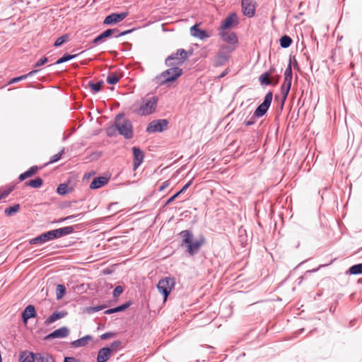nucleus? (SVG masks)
<instances>
[{"mask_svg":"<svg viewBox=\"0 0 362 362\" xmlns=\"http://www.w3.org/2000/svg\"><path fill=\"white\" fill-rule=\"evenodd\" d=\"M179 236L182 238V246L186 247V252L190 255H197L200 247L205 243V238L201 235L199 238L193 241L194 235L190 230H184L179 233Z\"/></svg>","mask_w":362,"mask_h":362,"instance_id":"obj_1","label":"nucleus"},{"mask_svg":"<svg viewBox=\"0 0 362 362\" xmlns=\"http://www.w3.org/2000/svg\"><path fill=\"white\" fill-rule=\"evenodd\" d=\"M192 54V51L187 52L182 48L178 49L165 59V64L168 67H180Z\"/></svg>","mask_w":362,"mask_h":362,"instance_id":"obj_2","label":"nucleus"},{"mask_svg":"<svg viewBox=\"0 0 362 362\" xmlns=\"http://www.w3.org/2000/svg\"><path fill=\"white\" fill-rule=\"evenodd\" d=\"M182 69L180 67H170L156 77L158 80L160 86L168 84L170 82L175 81L182 75Z\"/></svg>","mask_w":362,"mask_h":362,"instance_id":"obj_3","label":"nucleus"},{"mask_svg":"<svg viewBox=\"0 0 362 362\" xmlns=\"http://www.w3.org/2000/svg\"><path fill=\"white\" fill-rule=\"evenodd\" d=\"M123 114H119L115 117V124H117L118 133L123 136L126 139H130L133 137L132 124L129 119H122Z\"/></svg>","mask_w":362,"mask_h":362,"instance_id":"obj_4","label":"nucleus"},{"mask_svg":"<svg viewBox=\"0 0 362 362\" xmlns=\"http://www.w3.org/2000/svg\"><path fill=\"white\" fill-rule=\"evenodd\" d=\"M175 279L170 276L163 278L158 281L157 288L159 292L163 295L164 300H166L172 288L175 286Z\"/></svg>","mask_w":362,"mask_h":362,"instance_id":"obj_5","label":"nucleus"},{"mask_svg":"<svg viewBox=\"0 0 362 362\" xmlns=\"http://www.w3.org/2000/svg\"><path fill=\"white\" fill-rule=\"evenodd\" d=\"M230 52V47L227 45L221 46V49L214 57V66L216 67L224 66L229 61Z\"/></svg>","mask_w":362,"mask_h":362,"instance_id":"obj_6","label":"nucleus"},{"mask_svg":"<svg viewBox=\"0 0 362 362\" xmlns=\"http://www.w3.org/2000/svg\"><path fill=\"white\" fill-rule=\"evenodd\" d=\"M158 103V98L156 96L151 97L144 101L137 113L140 115H148L153 113Z\"/></svg>","mask_w":362,"mask_h":362,"instance_id":"obj_7","label":"nucleus"},{"mask_svg":"<svg viewBox=\"0 0 362 362\" xmlns=\"http://www.w3.org/2000/svg\"><path fill=\"white\" fill-rule=\"evenodd\" d=\"M273 98V93L269 91L264 96L263 102L257 106L255 110V117H261L264 116L268 111Z\"/></svg>","mask_w":362,"mask_h":362,"instance_id":"obj_8","label":"nucleus"},{"mask_svg":"<svg viewBox=\"0 0 362 362\" xmlns=\"http://www.w3.org/2000/svg\"><path fill=\"white\" fill-rule=\"evenodd\" d=\"M243 14L248 18H252L255 14L257 2L255 0H241Z\"/></svg>","mask_w":362,"mask_h":362,"instance_id":"obj_9","label":"nucleus"},{"mask_svg":"<svg viewBox=\"0 0 362 362\" xmlns=\"http://www.w3.org/2000/svg\"><path fill=\"white\" fill-rule=\"evenodd\" d=\"M168 124V122L165 119L153 120L148 124L146 132L148 133L161 132L165 127H167Z\"/></svg>","mask_w":362,"mask_h":362,"instance_id":"obj_10","label":"nucleus"},{"mask_svg":"<svg viewBox=\"0 0 362 362\" xmlns=\"http://www.w3.org/2000/svg\"><path fill=\"white\" fill-rule=\"evenodd\" d=\"M238 18L236 13H230L222 22L219 30H228L233 28L238 24Z\"/></svg>","mask_w":362,"mask_h":362,"instance_id":"obj_11","label":"nucleus"},{"mask_svg":"<svg viewBox=\"0 0 362 362\" xmlns=\"http://www.w3.org/2000/svg\"><path fill=\"white\" fill-rule=\"evenodd\" d=\"M128 16V12L112 13L107 16L103 21L105 25H114L122 21Z\"/></svg>","mask_w":362,"mask_h":362,"instance_id":"obj_12","label":"nucleus"},{"mask_svg":"<svg viewBox=\"0 0 362 362\" xmlns=\"http://www.w3.org/2000/svg\"><path fill=\"white\" fill-rule=\"evenodd\" d=\"M219 35L223 42L228 44L234 45L238 42V36L234 32H230L227 30H219Z\"/></svg>","mask_w":362,"mask_h":362,"instance_id":"obj_13","label":"nucleus"},{"mask_svg":"<svg viewBox=\"0 0 362 362\" xmlns=\"http://www.w3.org/2000/svg\"><path fill=\"white\" fill-rule=\"evenodd\" d=\"M70 330L67 327H62L55 329L45 337V339L49 340L57 338H65L69 336Z\"/></svg>","mask_w":362,"mask_h":362,"instance_id":"obj_14","label":"nucleus"},{"mask_svg":"<svg viewBox=\"0 0 362 362\" xmlns=\"http://www.w3.org/2000/svg\"><path fill=\"white\" fill-rule=\"evenodd\" d=\"M132 153L134 156L133 168L137 169L144 161V152L139 148L134 146L132 148Z\"/></svg>","mask_w":362,"mask_h":362,"instance_id":"obj_15","label":"nucleus"},{"mask_svg":"<svg viewBox=\"0 0 362 362\" xmlns=\"http://www.w3.org/2000/svg\"><path fill=\"white\" fill-rule=\"evenodd\" d=\"M115 33H117V28L107 29L104 32L100 33L99 35H98L96 37H95L93 40L92 43L96 45L103 42L105 38H107L112 35L115 37Z\"/></svg>","mask_w":362,"mask_h":362,"instance_id":"obj_16","label":"nucleus"},{"mask_svg":"<svg viewBox=\"0 0 362 362\" xmlns=\"http://www.w3.org/2000/svg\"><path fill=\"white\" fill-rule=\"evenodd\" d=\"M54 239H57L68 235L71 234L74 231V226H69L54 230H52Z\"/></svg>","mask_w":362,"mask_h":362,"instance_id":"obj_17","label":"nucleus"},{"mask_svg":"<svg viewBox=\"0 0 362 362\" xmlns=\"http://www.w3.org/2000/svg\"><path fill=\"white\" fill-rule=\"evenodd\" d=\"M36 316V310L35 306L33 305H28L25 307L21 314L22 320L24 323H27L30 318L35 317Z\"/></svg>","mask_w":362,"mask_h":362,"instance_id":"obj_18","label":"nucleus"},{"mask_svg":"<svg viewBox=\"0 0 362 362\" xmlns=\"http://www.w3.org/2000/svg\"><path fill=\"white\" fill-rule=\"evenodd\" d=\"M108 181H109L108 177H103V176L97 177L93 180L91 183L90 184L89 187L91 189H99V188L103 187L104 185H105L106 184H107Z\"/></svg>","mask_w":362,"mask_h":362,"instance_id":"obj_19","label":"nucleus"},{"mask_svg":"<svg viewBox=\"0 0 362 362\" xmlns=\"http://www.w3.org/2000/svg\"><path fill=\"white\" fill-rule=\"evenodd\" d=\"M111 356V349L103 347L98 351L97 362H106Z\"/></svg>","mask_w":362,"mask_h":362,"instance_id":"obj_20","label":"nucleus"},{"mask_svg":"<svg viewBox=\"0 0 362 362\" xmlns=\"http://www.w3.org/2000/svg\"><path fill=\"white\" fill-rule=\"evenodd\" d=\"M190 34L197 38H199L200 40H204L209 37V35L207 34L206 31L204 30H201L198 28V25H194L190 28Z\"/></svg>","mask_w":362,"mask_h":362,"instance_id":"obj_21","label":"nucleus"},{"mask_svg":"<svg viewBox=\"0 0 362 362\" xmlns=\"http://www.w3.org/2000/svg\"><path fill=\"white\" fill-rule=\"evenodd\" d=\"M66 315L67 312L64 310L54 312L45 320V324L47 325H50L54 322L55 321L64 317Z\"/></svg>","mask_w":362,"mask_h":362,"instance_id":"obj_22","label":"nucleus"},{"mask_svg":"<svg viewBox=\"0 0 362 362\" xmlns=\"http://www.w3.org/2000/svg\"><path fill=\"white\" fill-rule=\"evenodd\" d=\"M93 337L91 335H86L80 339H78L75 341H73L71 343V345L74 348H77L80 346H85L88 344V343L93 340Z\"/></svg>","mask_w":362,"mask_h":362,"instance_id":"obj_23","label":"nucleus"},{"mask_svg":"<svg viewBox=\"0 0 362 362\" xmlns=\"http://www.w3.org/2000/svg\"><path fill=\"white\" fill-rule=\"evenodd\" d=\"M131 305H132V302L127 301L120 305H118L113 308H110V309L106 310L104 312V313L106 315H110V314L115 313L117 312H122V311L125 310L126 309H127Z\"/></svg>","mask_w":362,"mask_h":362,"instance_id":"obj_24","label":"nucleus"},{"mask_svg":"<svg viewBox=\"0 0 362 362\" xmlns=\"http://www.w3.org/2000/svg\"><path fill=\"white\" fill-rule=\"evenodd\" d=\"M192 184V180H189L187 184H185L180 190H179L177 192H176L175 194H173L172 197H170L164 204L163 206H165L170 204L172 202H173L180 194L183 193L185 191H186L189 186Z\"/></svg>","mask_w":362,"mask_h":362,"instance_id":"obj_25","label":"nucleus"},{"mask_svg":"<svg viewBox=\"0 0 362 362\" xmlns=\"http://www.w3.org/2000/svg\"><path fill=\"white\" fill-rule=\"evenodd\" d=\"M20 362H35V354L32 352L22 351L19 355Z\"/></svg>","mask_w":362,"mask_h":362,"instance_id":"obj_26","label":"nucleus"},{"mask_svg":"<svg viewBox=\"0 0 362 362\" xmlns=\"http://www.w3.org/2000/svg\"><path fill=\"white\" fill-rule=\"evenodd\" d=\"M293 78L292 64L291 60H289L288 64L284 72V81L283 83L291 85V81Z\"/></svg>","mask_w":362,"mask_h":362,"instance_id":"obj_27","label":"nucleus"},{"mask_svg":"<svg viewBox=\"0 0 362 362\" xmlns=\"http://www.w3.org/2000/svg\"><path fill=\"white\" fill-rule=\"evenodd\" d=\"M38 170V167L37 165H33L30 167L27 171L21 173L19 177L18 180L20 181H23L26 180L27 178L31 177L32 175H35Z\"/></svg>","mask_w":362,"mask_h":362,"instance_id":"obj_28","label":"nucleus"},{"mask_svg":"<svg viewBox=\"0 0 362 362\" xmlns=\"http://www.w3.org/2000/svg\"><path fill=\"white\" fill-rule=\"evenodd\" d=\"M291 85L283 83L281 86V107L284 106V103L288 97L289 91L291 90Z\"/></svg>","mask_w":362,"mask_h":362,"instance_id":"obj_29","label":"nucleus"},{"mask_svg":"<svg viewBox=\"0 0 362 362\" xmlns=\"http://www.w3.org/2000/svg\"><path fill=\"white\" fill-rule=\"evenodd\" d=\"M35 362H54V359L47 354H35Z\"/></svg>","mask_w":362,"mask_h":362,"instance_id":"obj_30","label":"nucleus"},{"mask_svg":"<svg viewBox=\"0 0 362 362\" xmlns=\"http://www.w3.org/2000/svg\"><path fill=\"white\" fill-rule=\"evenodd\" d=\"M271 76V72H264L259 76V81L261 85L270 86L272 81L269 79Z\"/></svg>","mask_w":362,"mask_h":362,"instance_id":"obj_31","label":"nucleus"},{"mask_svg":"<svg viewBox=\"0 0 362 362\" xmlns=\"http://www.w3.org/2000/svg\"><path fill=\"white\" fill-rule=\"evenodd\" d=\"M21 206L19 204H16L13 206L7 207L4 210V214L6 216H11L20 211Z\"/></svg>","mask_w":362,"mask_h":362,"instance_id":"obj_32","label":"nucleus"},{"mask_svg":"<svg viewBox=\"0 0 362 362\" xmlns=\"http://www.w3.org/2000/svg\"><path fill=\"white\" fill-rule=\"evenodd\" d=\"M43 184V180L40 177H37L33 180H30L25 182V185L27 186H30L33 188H39Z\"/></svg>","mask_w":362,"mask_h":362,"instance_id":"obj_33","label":"nucleus"},{"mask_svg":"<svg viewBox=\"0 0 362 362\" xmlns=\"http://www.w3.org/2000/svg\"><path fill=\"white\" fill-rule=\"evenodd\" d=\"M103 84V81H99L97 83H94L93 81H89L88 83V86L90 88L91 93L93 94H95L101 90Z\"/></svg>","mask_w":362,"mask_h":362,"instance_id":"obj_34","label":"nucleus"},{"mask_svg":"<svg viewBox=\"0 0 362 362\" xmlns=\"http://www.w3.org/2000/svg\"><path fill=\"white\" fill-rule=\"evenodd\" d=\"M292 42L293 40L291 37L286 35L282 36L279 40L280 45L282 48L289 47L291 45Z\"/></svg>","mask_w":362,"mask_h":362,"instance_id":"obj_35","label":"nucleus"},{"mask_svg":"<svg viewBox=\"0 0 362 362\" xmlns=\"http://www.w3.org/2000/svg\"><path fill=\"white\" fill-rule=\"evenodd\" d=\"M348 274L352 275L361 274H362V263L356 264L351 266L348 272Z\"/></svg>","mask_w":362,"mask_h":362,"instance_id":"obj_36","label":"nucleus"},{"mask_svg":"<svg viewBox=\"0 0 362 362\" xmlns=\"http://www.w3.org/2000/svg\"><path fill=\"white\" fill-rule=\"evenodd\" d=\"M77 56L78 54H69L66 53L61 58L57 59L54 64H60L66 62L71 59H75Z\"/></svg>","mask_w":362,"mask_h":362,"instance_id":"obj_37","label":"nucleus"},{"mask_svg":"<svg viewBox=\"0 0 362 362\" xmlns=\"http://www.w3.org/2000/svg\"><path fill=\"white\" fill-rule=\"evenodd\" d=\"M107 308L106 305H100L97 306H90L86 308V312L88 314H93L94 313L100 311Z\"/></svg>","mask_w":362,"mask_h":362,"instance_id":"obj_38","label":"nucleus"},{"mask_svg":"<svg viewBox=\"0 0 362 362\" xmlns=\"http://www.w3.org/2000/svg\"><path fill=\"white\" fill-rule=\"evenodd\" d=\"M69 40V35L64 34L59 37L54 42V46L56 47L62 46L64 42Z\"/></svg>","mask_w":362,"mask_h":362,"instance_id":"obj_39","label":"nucleus"},{"mask_svg":"<svg viewBox=\"0 0 362 362\" xmlns=\"http://www.w3.org/2000/svg\"><path fill=\"white\" fill-rule=\"evenodd\" d=\"M66 293V287L62 284H58L56 288V298L57 300L61 299Z\"/></svg>","mask_w":362,"mask_h":362,"instance_id":"obj_40","label":"nucleus"},{"mask_svg":"<svg viewBox=\"0 0 362 362\" xmlns=\"http://www.w3.org/2000/svg\"><path fill=\"white\" fill-rule=\"evenodd\" d=\"M119 81V77L116 73H112L107 77V83L110 85L116 84Z\"/></svg>","mask_w":362,"mask_h":362,"instance_id":"obj_41","label":"nucleus"},{"mask_svg":"<svg viewBox=\"0 0 362 362\" xmlns=\"http://www.w3.org/2000/svg\"><path fill=\"white\" fill-rule=\"evenodd\" d=\"M57 194H59L60 195L66 194L68 192H69V190L68 189V184L67 183L60 184L57 188Z\"/></svg>","mask_w":362,"mask_h":362,"instance_id":"obj_42","label":"nucleus"},{"mask_svg":"<svg viewBox=\"0 0 362 362\" xmlns=\"http://www.w3.org/2000/svg\"><path fill=\"white\" fill-rule=\"evenodd\" d=\"M31 245H38V244H44L45 243V239L43 238L42 233L37 235V237L32 238L29 241Z\"/></svg>","mask_w":362,"mask_h":362,"instance_id":"obj_43","label":"nucleus"},{"mask_svg":"<svg viewBox=\"0 0 362 362\" xmlns=\"http://www.w3.org/2000/svg\"><path fill=\"white\" fill-rule=\"evenodd\" d=\"M122 346V341L119 340L114 341L111 343L110 346L109 348L111 349V353L112 351L116 352L119 349H121Z\"/></svg>","mask_w":362,"mask_h":362,"instance_id":"obj_44","label":"nucleus"},{"mask_svg":"<svg viewBox=\"0 0 362 362\" xmlns=\"http://www.w3.org/2000/svg\"><path fill=\"white\" fill-rule=\"evenodd\" d=\"M116 131H117V124L115 123L114 125H111L106 129V134L108 136H113L115 135Z\"/></svg>","mask_w":362,"mask_h":362,"instance_id":"obj_45","label":"nucleus"},{"mask_svg":"<svg viewBox=\"0 0 362 362\" xmlns=\"http://www.w3.org/2000/svg\"><path fill=\"white\" fill-rule=\"evenodd\" d=\"M64 148H63L58 153L52 156L49 163H53L58 161L61 158L62 155L64 153Z\"/></svg>","mask_w":362,"mask_h":362,"instance_id":"obj_46","label":"nucleus"},{"mask_svg":"<svg viewBox=\"0 0 362 362\" xmlns=\"http://www.w3.org/2000/svg\"><path fill=\"white\" fill-rule=\"evenodd\" d=\"M42 235H43V238L45 239V243H47L48 241H50V240H52L54 239L52 230H49V231H47L45 233H43Z\"/></svg>","mask_w":362,"mask_h":362,"instance_id":"obj_47","label":"nucleus"},{"mask_svg":"<svg viewBox=\"0 0 362 362\" xmlns=\"http://www.w3.org/2000/svg\"><path fill=\"white\" fill-rule=\"evenodd\" d=\"M134 30H135V28H132V29L127 30H124L122 32H119V30L117 29V33H115V37H119L126 35L127 34L132 33Z\"/></svg>","mask_w":362,"mask_h":362,"instance_id":"obj_48","label":"nucleus"},{"mask_svg":"<svg viewBox=\"0 0 362 362\" xmlns=\"http://www.w3.org/2000/svg\"><path fill=\"white\" fill-rule=\"evenodd\" d=\"M25 78H27V76H25V74L18 76V77H14L9 81L8 84H13L14 83H17V82L24 80Z\"/></svg>","mask_w":362,"mask_h":362,"instance_id":"obj_49","label":"nucleus"},{"mask_svg":"<svg viewBox=\"0 0 362 362\" xmlns=\"http://www.w3.org/2000/svg\"><path fill=\"white\" fill-rule=\"evenodd\" d=\"M123 292V288L122 286H117L112 293L115 298L118 297Z\"/></svg>","mask_w":362,"mask_h":362,"instance_id":"obj_50","label":"nucleus"},{"mask_svg":"<svg viewBox=\"0 0 362 362\" xmlns=\"http://www.w3.org/2000/svg\"><path fill=\"white\" fill-rule=\"evenodd\" d=\"M48 61V59L46 57H42L40 59H39L34 65L33 66L35 68L44 65L45 63H47Z\"/></svg>","mask_w":362,"mask_h":362,"instance_id":"obj_51","label":"nucleus"},{"mask_svg":"<svg viewBox=\"0 0 362 362\" xmlns=\"http://www.w3.org/2000/svg\"><path fill=\"white\" fill-rule=\"evenodd\" d=\"M257 118V117H255V115L253 114V115L249 119L245 120L244 124L246 126L253 125L256 123Z\"/></svg>","mask_w":362,"mask_h":362,"instance_id":"obj_52","label":"nucleus"},{"mask_svg":"<svg viewBox=\"0 0 362 362\" xmlns=\"http://www.w3.org/2000/svg\"><path fill=\"white\" fill-rule=\"evenodd\" d=\"M115 334H116V333H115V332H105L100 336V339L103 340L107 339L111 337H113L114 336H115Z\"/></svg>","mask_w":362,"mask_h":362,"instance_id":"obj_53","label":"nucleus"},{"mask_svg":"<svg viewBox=\"0 0 362 362\" xmlns=\"http://www.w3.org/2000/svg\"><path fill=\"white\" fill-rule=\"evenodd\" d=\"M170 185V180H165L164 181L160 186H159L158 190L159 192H162L165 189H166L167 187H168V186Z\"/></svg>","mask_w":362,"mask_h":362,"instance_id":"obj_54","label":"nucleus"},{"mask_svg":"<svg viewBox=\"0 0 362 362\" xmlns=\"http://www.w3.org/2000/svg\"><path fill=\"white\" fill-rule=\"evenodd\" d=\"M13 187L8 188L4 190L1 194V197L6 198L8 196V194L13 191Z\"/></svg>","mask_w":362,"mask_h":362,"instance_id":"obj_55","label":"nucleus"},{"mask_svg":"<svg viewBox=\"0 0 362 362\" xmlns=\"http://www.w3.org/2000/svg\"><path fill=\"white\" fill-rule=\"evenodd\" d=\"M64 362H80L74 357L66 356L64 357Z\"/></svg>","mask_w":362,"mask_h":362,"instance_id":"obj_56","label":"nucleus"},{"mask_svg":"<svg viewBox=\"0 0 362 362\" xmlns=\"http://www.w3.org/2000/svg\"><path fill=\"white\" fill-rule=\"evenodd\" d=\"M83 216V213H80V214H74V215H70V216H68L66 217H65V219H68V220H70V219H72V218H76V217H82Z\"/></svg>","mask_w":362,"mask_h":362,"instance_id":"obj_57","label":"nucleus"},{"mask_svg":"<svg viewBox=\"0 0 362 362\" xmlns=\"http://www.w3.org/2000/svg\"><path fill=\"white\" fill-rule=\"evenodd\" d=\"M280 76H277L275 78H273L272 79H270L272 81V86H276L279 83Z\"/></svg>","mask_w":362,"mask_h":362,"instance_id":"obj_58","label":"nucleus"},{"mask_svg":"<svg viewBox=\"0 0 362 362\" xmlns=\"http://www.w3.org/2000/svg\"><path fill=\"white\" fill-rule=\"evenodd\" d=\"M38 71H39V70H37V69L33 70V71H30V72H28L27 74H25V76H27V78L31 77V76H34L35 74H37Z\"/></svg>","mask_w":362,"mask_h":362,"instance_id":"obj_59","label":"nucleus"},{"mask_svg":"<svg viewBox=\"0 0 362 362\" xmlns=\"http://www.w3.org/2000/svg\"><path fill=\"white\" fill-rule=\"evenodd\" d=\"M228 73V69H226L224 71H223L220 76H218L219 78H223L226 74Z\"/></svg>","mask_w":362,"mask_h":362,"instance_id":"obj_60","label":"nucleus"},{"mask_svg":"<svg viewBox=\"0 0 362 362\" xmlns=\"http://www.w3.org/2000/svg\"><path fill=\"white\" fill-rule=\"evenodd\" d=\"M68 219H65V217L64 218H62L57 221H55L54 223H62V222H64L65 221H67Z\"/></svg>","mask_w":362,"mask_h":362,"instance_id":"obj_61","label":"nucleus"},{"mask_svg":"<svg viewBox=\"0 0 362 362\" xmlns=\"http://www.w3.org/2000/svg\"><path fill=\"white\" fill-rule=\"evenodd\" d=\"M274 71V68L273 66H272L269 71H267V72H271V75L272 74V73Z\"/></svg>","mask_w":362,"mask_h":362,"instance_id":"obj_62","label":"nucleus"},{"mask_svg":"<svg viewBox=\"0 0 362 362\" xmlns=\"http://www.w3.org/2000/svg\"><path fill=\"white\" fill-rule=\"evenodd\" d=\"M23 0H13V4H16L18 1H22Z\"/></svg>","mask_w":362,"mask_h":362,"instance_id":"obj_63","label":"nucleus"},{"mask_svg":"<svg viewBox=\"0 0 362 362\" xmlns=\"http://www.w3.org/2000/svg\"><path fill=\"white\" fill-rule=\"evenodd\" d=\"M294 66H298V62L296 59H295V62H294Z\"/></svg>","mask_w":362,"mask_h":362,"instance_id":"obj_64","label":"nucleus"}]
</instances>
